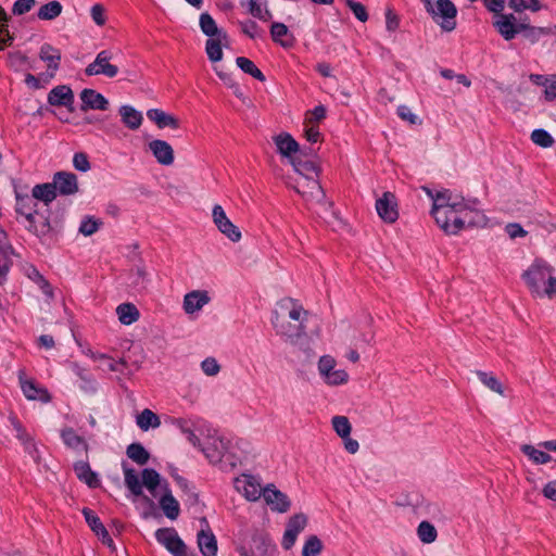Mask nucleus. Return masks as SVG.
<instances>
[{"label": "nucleus", "instance_id": "nucleus-60", "mask_svg": "<svg viewBox=\"0 0 556 556\" xmlns=\"http://www.w3.org/2000/svg\"><path fill=\"white\" fill-rule=\"evenodd\" d=\"M17 440L24 446L25 452H27L31 457L36 458L38 456L37 445L29 432H25L23 435H20Z\"/></svg>", "mask_w": 556, "mask_h": 556}, {"label": "nucleus", "instance_id": "nucleus-32", "mask_svg": "<svg viewBox=\"0 0 556 556\" xmlns=\"http://www.w3.org/2000/svg\"><path fill=\"white\" fill-rule=\"evenodd\" d=\"M136 425L142 431L149 429H156L161 426L160 417L149 408H144L141 413L136 416Z\"/></svg>", "mask_w": 556, "mask_h": 556}, {"label": "nucleus", "instance_id": "nucleus-49", "mask_svg": "<svg viewBox=\"0 0 556 556\" xmlns=\"http://www.w3.org/2000/svg\"><path fill=\"white\" fill-rule=\"evenodd\" d=\"M277 548L270 542L262 540L257 542L255 549L252 552V556H277ZM241 556H251L243 548L240 551Z\"/></svg>", "mask_w": 556, "mask_h": 556}, {"label": "nucleus", "instance_id": "nucleus-33", "mask_svg": "<svg viewBox=\"0 0 556 556\" xmlns=\"http://www.w3.org/2000/svg\"><path fill=\"white\" fill-rule=\"evenodd\" d=\"M116 314L119 323L126 326L136 323L140 317L138 308L132 303L119 304L116 307Z\"/></svg>", "mask_w": 556, "mask_h": 556}, {"label": "nucleus", "instance_id": "nucleus-9", "mask_svg": "<svg viewBox=\"0 0 556 556\" xmlns=\"http://www.w3.org/2000/svg\"><path fill=\"white\" fill-rule=\"evenodd\" d=\"M233 485L239 493L251 502L257 501L262 496L264 490L261 482L251 475H242L236 478Z\"/></svg>", "mask_w": 556, "mask_h": 556}, {"label": "nucleus", "instance_id": "nucleus-54", "mask_svg": "<svg viewBox=\"0 0 556 556\" xmlns=\"http://www.w3.org/2000/svg\"><path fill=\"white\" fill-rule=\"evenodd\" d=\"M200 367L202 372L207 377H216L222 370L220 364L213 356L204 358L201 362Z\"/></svg>", "mask_w": 556, "mask_h": 556}, {"label": "nucleus", "instance_id": "nucleus-47", "mask_svg": "<svg viewBox=\"0 0 556 556\" xmlns=\"http://www.w3.org/2000/svg\"><path fill=\"white\" fill-rule=\"evenodd\" d=\"M323 548L321 540L317 535H309L304 542L302 556H319Z\"/></svg>", "mask_w": 556, "mask_h": 556}, {"label": "nucleus", "instance_id": "nucleus-57", "mask_svg": "<svg viewBox=\"0 0 556 556\" xmlns=\"http://www.w3.org/2000/svg\"><path fill=\"white\" fill-rule=\"evenodd\" d=\"M306 525L307 517L304 514H296L289 519L286 529L299 535L305 529Z\"/></svg>", "mask_w": 556, "mask_h": 556}, {"label": "nucleus", "instance_id": "nucleus-31", "mask_svg": "<svg viewBox=\"0 0 556 556\" xmlns=\"http://www.w3.org/2000/svg\"><path fill=\"white\" fill-rule=\"evenodd\" d=\"M119 115L122 122L132 130L138 129L143 121L142 114L130 105L121 106Z\"/></svg>", "mask_w": 556, "mask_h": 556}, {"label": "nucleus", "instance_id": "nucleus-18", "mask_svg": "<svg viewBox=\"0 0 556 556\" xmlns=\"http://www.w3.org/2000/svg\"><path fill=\"white\" fill-rule=\"evenodd\" d=\"M159 504L168 519L176 520L178 518L180 514V506L178 501L173 496L172 491L168 489L167 482H164V485H162Z\"/></svg>", "mask_w": 556, "mask_h": 556}, {"label": "nucleus", "instance_id": "nucleus-27", "mask_svg": "<svg viewBox=\"0 0 556 556\" xmlns=\"http://www.w3.org/2000/svg\"><path fill=\"white\" fill-rule=\"evenodd\" d=\"M278 152L288 157L291 162L293 159V154L298 152L299 144L289 134H280L274 138Z\"/></svg>", "mask_w": 556, "mask_h": 556}, {"label": "nucleus", "instance_id": "nucleus-22", "mask_svg": "<svg viewBox=\"0 0 556 556\" xmlns=\"http://www.w3.org/2000/svg\"><path fill=\"white\" fill-rule=\"evenodd\" d=\"M18 380L21 389L28 400H39L41 402L50 401V395L47 390L38 388L33 380L27 379L24 370H20Z\"/></svg>", "mask_w": 556, "mask_h": 556}, {"label": "nucleus", "instance_id": "nucleus-7", "mask_svg": "<svg viewBox=\"0 0 556 556\" xmlns=\"http://www.w3.org/2000/svg\"><path fill=\"white\" fill-rule=\"evenodd\" d=\"M113 54L110 50L100 51L94 61L90 63L85 73L87 76L104 75L109 78H113L118 74V67L111 63Z\"/></svg>", "mask_w": 556, "mask_h": 556}, {"label": "nucleus", "instance_id": "nucleus-3", "mask_svg": "<svg viewBox=\"0 0 556 556\" xmlns=\"http://www.w3.org/2000/svg\"><path fill=\"white\" fill-rule=\"evenodd\" d=\"M521 278L533 298H556V269L546 260L534 258L521 274Z\"/></svg>", "mask_w": 556, "mask_h": 556}, {"label": "nucleus", "instance_id": "nucleus-10", "mask_svg": "<svg viewBox=\"0 0 556 556\" xmlns=\"http://www.w3.org/2000/svg\"><path fill=\"white\" fill-rule=\"evenodd\" d=\"M24 227L36 237H38L41 241L48 238L52 233V227L50 224V217L47 214L38 212L31 215L30 218H25L21 220Z\"/></svg>", "mask_w": 556, "mask_h": 556}, {"label": "nucleus", "instance_id": "nucleus-13", "mask_svg": "<svg viewBox=\"0 0 556 556\" xmlns=\"http://www.w3.org/2000/svg\"><path fill=\"white\" fill-rule=\"evenodd\" d=\"M376 211L379 217L386 223H394L399 217L397 203L395 195L391 192H384L376 201Z\"/></svg>", "mask_w": 556, "mask_h": 556}, {"label": "nucleus", "instance_id": "nucleus-16", "mask_svg": "<svg viewBox=\"0 0 556 556\" xmlns=\"http://www.w3.org/2000/svg\"><path fill=\"white\" fill-rule=\"evenodd\" d=\"M148 149L159 164L169 166L174 163V149L167 141L153 139L148 143Z\"/></svg>", "mask_w": 556, "mask_h": 556}, {"label": "nucleus", "instance_id": "nucleus-1", "mask_svg": "<svg viewBox=\"0 0 556 556\" xmlns=\"http://www.w3.org/2000/svg\"><path fill=\"white\" fill-rule=\"evenodd\" d=\"M422 190L432 201L430 214L446 235H457L466 226L478 223L475 218L477 213L469 207L460 194L448 189L434 191L428 187H422Z\"/></svg>", "mask_w": 556, "mask_h": 556}, {"label": "nucleus", "instance_id": "nucleus-6", "mask_svg": "<svg viewBox=\"0 0 556 556\" xmlns=\"http://www.w3.org/2000/svg\"><path fill=\"white\" fill-rule=\"evenodd\" d=\"M212 219L218 231L231 242H239L241 240L240 229L227 217L222 205L215 204L213 206Z\"/></svg>", "mask_w": 556, "mask_h": 556}, {"label": "nucleus", "instance_id": "nucleus-34", "mask_svg": "<svg viewBox=\"0 0 556 556\" xmlns=\"http://www.w3.org/2000/svg\"><path fill=\"white\" fill-rule=\"evenodd\" d=\"M200 28L210 38L218 37V38H227V34L217 27L214 18L208 13H202L200 15Z\"/></svg>", "mask_w": 556, "mask_h": 556}, {"label": "nucleus", "instance_id": "nucleus-50", "mask_svg": "<svg viewBox=\"0 0 556 556\" xmlns=\"http://www.w3.org/2000/svg\"><path fill=\"white\" fill-rule=\"evenodd\" d=\"M175 425L186 435V439L190 444L194 447H201V441L193 432L190 420L179 418L175 420Z\"/></svg>", "mask_w": 556, "mask_h": 556}, {"label": "nucleus", "instance_id": "nucleus-62", "mask_svg": "<svg viewBox=\"0 0 556 556\" xmlns=\"http://www.w3.org/2000/svg\"><path fill=\"white\" fill-rule=\"evenodd\" d=\"M326 116V109L323 105L314 108L306 113L305 123L309 125H317Z\"/></svg>", "mask_w": 556, "mask_h": 556}, {"label": "nucleus", "instance_id": "nucleus-4", "mask_svg": "<svg viewBox=\"0 0 556 556\" xmlns=\"http://www.w3.org/2000/svg\"><path fill=\"white\" fill-rule=\"evenodd\" d=\"M317 371L323 382L328 387L346 384L350 379L348 371L343 368H338L336 358L328 354L319 357Z\"/></svg>", "mask_w": 556, "mask_h": 556}, {"label": "nucleus", "instance_id": "nucleus-15", "mask_svg": "<svg viewBox=\"0 0 556 556\" xmlns=\"http://www.w3.org/2000/svg\"><path fill=\"white\" fill-rule=\"evenodd\" d=\"M211 301L210 294L205 290H193L185 294L182 308L189 316L198 314Z\"/></svg>", "mask_w": 556, "mask_h": 556}, {"label": "nucleus", "instance_id": "nucleus-46", "mask_svg": "<svg viewBox=\"0 0 556 556\" xmlns=\"http://www.w3.org/2000/svg\"><path fill=\"white\" fill-rule=\"evenodd\" d=\"M236 64L238 65V67L244 72L245 74H249L251 75L252 77H254L255 79L260 80V81H264L265 80V76L264 74L257 68V66L251 61L249 60L248 58H244V56H238L236 59Z\"/></svg>", "mask_w": 556, "mask_h": 556}, {"label": "nucleus", "instance_id": "nucleus-25", "mask_svg": "<svg viewBox=\"0 0 556 556\" xmlns=\"http://www.w3.org/2000/svg\"><path fill=\"white\" fill-rule=\"evenodd\" d=\"M86 355L89 356L92 361L99 362L102 364V369L112 371V372H123V368L126 366V361L124 358H121L118 361L114 359L113 357L109 356L104 353L93 352L91 350H88L86 352Z\"/></svg>", "mask_w": 556, "mask_h": 556}, {"label": "nucleus", "instance_id": "nucleus-5", "mask_svg": "<svg viewBox=\"0 0 556 556\" xmlns=\"http://www.w3.org/2000/svg\"><path fill=\"white\" fill-rule=\"evenodd\" d=\"M444 31H452L456 27L457 9L451 0H437L433 12H428Z\"/></svg>", "mask_w": 556, "mask_h": 556}, {"label": "nucleus", "instance_id": "nucleus-8", "mask_svg": "<svg viewBox=\"0 0 556 556\" xmlns=\"http://www.w3.org/2000/svg\"><path fill=\"white\" fill-rule=\"evenodd\" d=\"M155 538L174 556H187V547L173 528L159 529Z\"/></svg>", "mask_w": 556, "mask_h": 556}, {"label": "nucleus", "instance_id": "nucleus-19", "mask_svg": "<svg viewBox=\"0 0 556 556\" xmlns=\"http://www.w3.org/2000/svg\"><path fill=\"white\" fill-rule=\"evenodd\" d=\"M80 110L84 112L88 110L106 111L110 105L109 101L100 92L93 89H84L80 92Z\"/></svg>", "mask_w": 556, "mask_h": 556}, {"label": "nucleus", "instance_id": "nucleus-24", "mask_svg": "<svg viewBox=\"0 0 556 556\" xmlns=\"http://www.w3.org/2000/svg\"><path fill=\"white\" fill-rule=\"evenodd\" d=\"M47 100L53 106H71L74 102V93L68 86L60 85L50 90Z\"/></svg>", "mask_w": 556, "mask_h": 556}, {"label": "nucleus", "instance_id": "nucleus-63", "mask_svg": "<svg viewBox=\"0 0 556 556\" xmlns=\"http://www.w3.org/2000/svg\"><path fill=\"white\" fill-rule=\"evenodd\" d=\"M90 15L92 17V21L98 25V26H103L106 22V16H105V9L102 4L100 3H97V4H93L90 9Z\"/></svg>", "mask_w": 556, "mask_h": 556}, {"label": "nucleus", "instance_id": "nucleus-59", "mask_svg": "<svg viewBox=\"0 0 556 556\" xmlns=\"http://www.w3.org/2000/svg\"><path fill=\"white\" fill-rule=\"evenodd\" d=\"M101 222L93 217H86L81 220L79 226V232L86 237L93 235L98 231Z\"/></svg>", "mask_w": 556, "mask_h": 556}, {"label": "nucleus", "instance_id": "nucleus-51", "mask_svg": "<svg viewBox=\"0 0 556 556\" xmlns=\"http://www.w3.org/2000/svg\"><path fill=\"white\" fill-rule=\"evenodd\" d=\"M127 456L138 465H144L150 455L141 444L132 443L127 447Z\"/></svg>", "mask_w": 556, "mask_h": 556}, {"label": "nucleus", "instance_id": "nucleus-37", "mask_svg": "<svg viewBox=\"0 0 556 556\" xmlns=\"http://www.w3.org/2000/svg\"><path fill=\"white\" fill-rule=\"evenodd\" d=\"M270 35L273 40L283 48H290L293 45V38L289 37V29L282 23H274L270 27Z\"/></svg>", "mask_w": 556, "mask_h": 556}, {"label": "nucleus", "instance_id": "nucleus-44", "mask_svg": "<svg viewBox=\"0 0 556 556\" xmlns=\"http://www.w3.org/2000/svg\"><path fill=\"white\" fill-rule=\"evenodd\" d=\"M520 448H521V452L526 456H528L532 463H534L536 465L547 464L552 459L549 454H547L541 450H538L533 445L523 444Z\"/></svg>", "mask_w": 556, "mask_h": 556}, {"label": "nucleus", "instance_id": "nucleus-39", "mask_svg": "<svg viewBox=\"0 0 556 556\" xmlns=\"http://www.w3.org/2000/svg\"><path fill=\"white\" fill-rule=\"evenodd\" d=\"M476 375L480 382L489 390L501 396L505 395V390L502 382L492 372L477 370Z\"/></svg>", "mask_w": 556, "mask_h": 556}, {"label": "nucleus", "instance_id": "nucleus-58", "mask_svg": "<svg viewBox=\"0 0 556 556\" xmlns=\"http://www.w3.org/2000/svg\"><path fill=\"white\" fill-rule=\"evenodd\" d=\"M8 17L5 12L0 8V50L10 45L12 37L8 30Z\"/></svg>", "mask_w": 556, "mask_h": 556}, {"label": "nucleus", "instance_id": "nucleus-45", "mask_svg": "<svg viewBox=\"0 0 556 556\" xmlns=\"http://www.w3.org/2000/svg\"><path fill=\"white\" fill-rule=\"evenodd\" d=\"M417 535L425 544L433 543L438 538L435 527L429 521H421L417 527Z\"/></svg>", "mask_w": 556, "mask_h": 556}, {"label": "nucleus", "instance_id": "nucleus-35", "mask_svg": "<svg viewBox=\"0 0 556 556\" xmlns=\"http://www.w3.org/2000/svg\"><path fill=\"white\" fill-rule=\"evenodd\" d=\"M31 197L38 202L42 201L45 205H49L55 198V186L53 184L36 185L31 190Z\"/></svg>", "mask_w": 556, "mask_h": 556}, {"label": "nucleus", "instance_id": "nucleus-20", "mask_svg": "<svg viewBox=\"0 0 556 556\" xmlns=\"http://www.w3.org/2000/svg\"><path fill=\"white\" fill-rule=\"evenodd\" d=\"M16 204L15 212L17 214V220L21 222L25 218H30L31 215L40 212L38 208V202L31 197V194H22L16 191L15 193Z\"/></svg>", "mask_w": 556, "mask_h": 556}, {"label": "nucleus", "instance_id": "nucleus-2", "mask_svg": "<svg viewBox=\"0 0 556 556\" xmlns=\"http://www.w3.org/2000/svg\"><path fill=\"white\" fill-rule=\"evenodd\" d=\"M307 316L308 313L302 304L293 299L286 298L278 302L277 308L273 313L271 324L277 336L287 343L303 348Z\"/></svg>", "mask_w": 556, "mask_h": 556}, {"label": "nucleus", "instance_id": "nucleus-40", "mask_svg": "<svg viewBox=\"0 0 556 556\" xmlns=\"http://www.w3.org/2000/svg\"><path fill=\"white\" fill-rule=\"evenodd\" d=\"M227 38L212 37L206 41L205 51L211 62H218L223 59L222 46L227 42Z\"/></svg>", "mask_w": 556, "mask_h": 556}, {"label": "nucleus", "instance_id": "nucleus-11", "mask_svg": "<svg viewBox=\"0 0 556 556\" xmlns=\"http://www.w3.org/2000/svg\"><path fill=\"white\" fill-rule=\"evenodd\" d=\"M295 191L306 200L321 201L324 199V190L314 176H303L295 180Z\"/></svg>", "mask_w": 556, "mask_h": 556}, {"label": "nucleus", "instance_id": "nucleus-64", "mask_svg": "<svg viewBox=\"0 0 556 556\" xmlns=\"http://www.w3.org/2000/svg\"><path fill=\"white\" fill-rule=\"evenodd\" d=\"M35 0H16L12 8L14 15H23L29 12L35 5Z\"/></svg>", "mask_w": 556, "mask_h": 556}, {"label": "nucleus", "instance_id": "nucleus-28", "mask_svg": "<svg viewBox=\"0 0 556 556\" xmlns=\"http://www.w3.org/2000/svg\"><path fill=\"white\" fill-rule=\"evenodd\" d=\"M147 116L150 121L154 122L159 128L170 127L177 129L180 125L177 117L160 109H150L147 112Z\"/></svg>", "mask_w": 556, "mask_h": 556}, {"label": "nucleus", "instance_id": "nucleus-14", "mask_svg": "<svg viewBox=\"0 0 556 556\" xmlns=\"http://www.w3.org/2000/svg\"><path fill=\"white\" fill-rule=\"evenodd\" d=\"M39 58L47 64V72L45 73L43 78L45 84H49L60 67L61 52L51 45L45 43L40 48Z\"/></svg>", "mask_w": 556, "mask_h": 556}, {"label": "nucleus", "instance_id": "nucleus-30", "mask_svg": "<svg viewBox=\"0 0 556 556\" xmlns=\"http://www.w3.org/2000/svg\"><path fill=\"white\" fill-rule=\"evenodd\" d=\"M198 545L204 556H215L217 553V542L211 531L204 529L199 531Z\"/></svg>", "mask_w": 556, "mask_h": 556}, {"label": "nucleus", "instance_id": "nucleus-42", "mask_svg": "<svg viewBox=\"0 0 556 556\" xmlns=\"http://www.w3.org/2000/svg\"><path fill=\"white\" fill-rule=\"evenodd\" d=\"M62 4L59 1L53 0L41 5L38 10L37 16L42 21H51L62 13Z\"/></svg>", "mask_w": 556, "mask_h": 556}, {"label": "nucleus", "instance_id": "nucleus-29", "mask_svg": "<svg viewBox=\"0 0 556 556\" xmlns=\"http://www.w3.org/2000/svg\"><path fill=\"white\" fill-rule=\"evenodd\" d=\"M141 477L142 485H144L149 492L156 497L159 495V491H162V485H164V483L161 482L160 473L152 468H146L142 470Z\"/></svg>", "mask_w": 556, "mask_h": 556}, {"label": "nucleus", "instance_id": "nucleus-21", "mask_svg": "<svg viewBox=\"0 0 556 556\" xmlns=\"http://www.w3.org/2000/svg\"><path fill=\"white\" fill-rule=\"evenodd\" d=\"M52 184L55 186V192L59 191L63 195L74 194L78 191L77 177L73 173H56Z\"/></svg>", "mask_w": 556, "mask_h": 556}, {"label": "nucleus", "instance_id": "nucleus-26", "mask_svg": "<svg viewBox=\"0 0 556 556\" xmlns=\"http://www.w3.org/2000/svg\"><path fill=\"white\" fill-rule=\"evenodd\" d=\"M530 80L536 85L544 88V98L546 101L551 102L556 99V74L553 75H540V74H531L529 76Z\"/></svg>", "mask_w": 556, "mask_h": 556}, {"label": "nucleus", "instance_id": "nucleus-23", "mask_svg": "<svg viewBox=\"0 0 556 556\" xmlns=\"http://www.w3.org/2000/svg\"><path fill=\"white\" fill-rule=\"evenodd\" d=\"M205 457L213 464L222 460L226 443L222 438L208 437L205 443L199 447Z\"/></svg>", "mask_w": 556, "mask_h": 556}, {"label": "nucleus", "instance_id": "nucleus-17", "mask_svg": "<svg viewBox=\"0 0 556 556\" xmlns=\"http://www.w3.org/2000/svg\"><path fill=\"white\" fill-rule=\"evenodd\" d=\"M493 26L505 40L514 39L515 36L520 31L519 24H517V18L514 14L498 15L495 18Z\"/></svg>", "mask_w": 556, "mask_h": 556}, {"label": "nucleus", "instance_id": "nucleus-61", "mask_svg": "<svg viewBox=\"0 0 556 556\" xmlns=\"http://www.w3.org/2000/svg\"><path fill=\"white\" fill-rule=\"evenodd\" d=\"M345 4L358 21L364 23L368 20L367 10L361 2H356L354 0H345Z\"/></svg>", "mask_w": 556, "mask_h": 556}, {"label": "nucleus", "instance_id": "nucleus-55", "mask_svg": "<svg viewBox=\"0 0 556 556\" xmlns=\"http://www.w3.org/2000/svg\"><path fill=\"white\" fill-rule=\"evenodd\" d=\"M531 140L534 144L542 148H549L554 143L553 137L545 129H534L531 132Z\"/></svg>", "mask_w": 556, "mask_h": 556}, {"label": "nucleus", "instance_id": "nucleus-53", "mask_svg": "<svg viewBox=\"0 0 556 556\" xmlns=\"http://www.w3.org/2000/svg\"><path fill=\"white\" fill-rule=\"evenodd\" d=\"M83 514L86 519V522L98 536L101 535L102 533H105V527L91 509L84 508Z\"/></svg>", "mask_w": 556, "mask_h": 556}, {"label": "nucleus", "instance_id": "nucleus-52", "mask_svg": "<svg viewBox=\"0 0 556 556\" xmlns=\"http://www.w3.org/2000/svg\"><path fill=\"white\" fill-rule=\"evenodd\" d=\"M331 425L340 438L349 437L351 434L352 426L348 417L334 416L331 419Z\"/></svg>", "mask_w": 556, "mask_h": 556}, {"label": "nucleus", "instance_id": "nucleus-41", "mask_svg": "<svg viewBox=\"0 0 556 556\" xmlns=\"http://www.w3.org/2000/svg\"><path fill=\"white\" fill-rule=\"evenodd\" d=\"M519 29L523 33L525 38L531 43H535L542 36H548L551 34V29L548 27L531 26L527 23H519Z\"/></svg>", "mask_w": 556, "mask_h": 556}, {"label": "nucleus", "instance_id": "nucleus-56", "mask_svg": "<svg viewBox=\"0 0 556 556\" xmlns=\"http://www.w3.org/2000/svg\"><path fill=\"white\" fill-rule=\"evenodd\" d=\"M291 164L294 167L295 172L299 173L300 177H303V176L318 177L317 167L312 162H296L295 160H292Z\"/></svg>", "mask_w": 556, "mask_h": 556}, {"label": "nucleus", "instance_id": "nucleus-38", "mask_svg": "<svg viewBox=\"0 0 556 556\" xmlns=\"http://www.w3.org/2000/svg\"><path fill=\"white\" fill-rule=\"evenodd\" d=\"M130 286L137 290H144L149 282V273L144 265L135 266L129 273Z\"/></svg>", "mask_w": 556, "mask_h": 556}, {"label": "nucleus", "instance_id": "nucleus-12", "mask_svg": "<svg viewBox=\"0 0 556 556\" xmlns=\"http://www.w3.org/2000/svg\"><path fill=\"white\" fill-rule=\"evenodd\" d=\"M262 496L270 509L277 513H286L291 506V502L288 496L279 491L274 484L266 485L263 490Z\"/></svg>", "mask_w": 556, "mask_h": 556}, {"label": "nucleus", "instance_id": "nucleus-43", "mask_svg": "<svg viewBox=\"0 0 556 556\" xmlns=\"http://www.w3.org/2000/svg\"><path fill=\"white\" fill-rule=\"evenodd\" d=\"M124 477H125V484L128 488V490L135 496L142 495V493H143L142 483L140 482L136 470L124 466Z\"/></svg>", "mask_w": 556, "mask_h": 556}, {"label": "nucleus", "instance_id": "nucleus-48", "mask_svg": "<svg viewBox=\"0 0 556 556\" xmlns=\"http://www.w3.org/2000/svg\"><path fill=\"white\" fill-rule=\"evenodd\" d=\"M75 472L77 477L86 482L89 486H96L98 479L94 472L91 471L87 463L80 462L75 465Z\"/></svg>", "mask_w": 556, "mask_h": 556}, {"label": "nucleus", "instance_id": "nucleus-36", "mask_svg": "<svg viewBox=\"0 0 556 556\" xmlns=\"http://www.w3.org/2000/svg\"><path fill=\"white\" fill-rule=\"evenodd\" d=\"M61 438L64 444L73 450L86 451L88 445L83 437L78 435L73 428H64L61 431Z\"/></svg>", "mask_w": 556, "mask_h": 556}]
</instances>
